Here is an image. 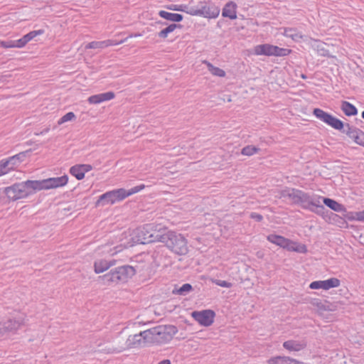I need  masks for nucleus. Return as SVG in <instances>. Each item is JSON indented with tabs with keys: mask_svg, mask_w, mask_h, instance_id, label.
<instances>
[{
	"mask_svg": "<svg viewBox=\"0 0 364 364\" xmlns=\"http://www.w3.org/2000/svg\"><path fill=\"white\" fill-rule=\"evenodd\" d=\"M144 187H145V186L141 184V185L135 186V187L131 188L129 191L125 190V198H127V197H128V196H131L132 194L138 193L139 191H140L142 189H144Z\"/></svg>",
	"mask_w": 364,
	"mask_h": 364,
	"instance_id": "obj_41",
	"label": "nucleus"
},
{
	"mask_svg": "<svg viewBox=\"0 0 364 364\" xmlns=\"http://www.w3.org/2000/svg\"><path fill=\"white\" fill-rule=\"evenodd\" d=\"M220 9L211 2L200 1L197 5L193 4L191 16H199L205 18H215L220 14Z\"/></svg>",
	"mask_w": 364,
	"mask_h": 364,
	"instance_id": "obj_5",
	"label": "nucleus"
},
{
	"mask_svg": "<svg viewBox=\"0 0 364 364\" xmlns=\"http://www.w3.org/2000/svg\"><path fill=\"white\" fill-rule=\"evenodd\" d=\"M290 53L291 50L289 49L282 48L269 44L259 45L255 48V53L256 55L286 56Z\"/></svg>",
	"mask_w": 364,
	"mask_h": 364,
	"instance_id": "obj_8",
	"label": "nucleus"
},
{
	"mask_svg": "<svg viewBox=\"0 0 364 364\" xmlns=\"http://www.w3.org/2000/svg\"><path fill=\"white\" fill-rule=\"evenodd\" d=\"M10 170H12V167L8 166V162L4 160L0 161V176L7 173Z\"/></svg>",
	"mask_w": 364,
	"mask_h": 364,
	"instance_id": "obj_40",
	"label": "nucleus"
},
{
	"mask_svg": "<svg viewBox=\"0 0 364 364\" xmlns=\"http://www.w3.org/2000/svg\"><path fill=\"white\" fill-rule=\"evenodd\" d=\"M311 195L301 191V194L297 203L301 204V207L304 209L309 210L310 208Z\"/></svg>",
	"mask_w": 364,
	"mask_h": 364,
	"instance_id": "obj_30",
	"label": "nucleus"
},
{
	"mask_svg": "<svg viewBox=\"0 0 364 364\" xmlns=\"http://www.w3.org/2000/svg\"><path fill=\"white\" fill-rule=\"evenodd\" d=\"M267 240L269 242H270L272 244H274L282 248L285 249L287 242L289 241L288 238H286L283 236L272 234L267 236Z\"/></svg>",
	"mask_w": 364,
	"mask_h": 364,
	"instance_id": "obj_24",
	"label": "nucleus"
},
{
	"mask_svg": "<svg viewBox=\"0 0 364 364\" xmlns=\"http://www.w3.org/2000/svg\"><path fill=\"white\" fill-rule=\"evenodd\" d=\"M191 316L201 326H209L213 323L215 314L213 310L208 309L193 311Z\"/></svg>",
	"mask_w": 364,
	"mask_h": 364,
	"instance_id": "obj_10",
	"label": "nucleus"
},
{
	"mask_svg": "<svg viewBox=\"0 0 364 364\" xmlns=\"http://www.w3.org/2000/svg\"><path fill=\"white\" fill-rule=\"evenodd\" d=\"M49 130H50L49 128H46V129H43V131H41L39 134H43L48 133L49 132ZM36 134L38 135V134Z\"/></svg>",
	"mask_w": 364,
	"mask_h": 364,
	"instance_id": "obj_52",
	"label": "nucleus"
},
{
	"mask_svg": "<svg viewBox=\"0 0 364 364\" xmlns=\"http://www.w3.org/2000/svg\"><path fill=\"white\" fill-rule=\"evenodd\" d=\"M341 109L343 113L348 117L355 116L358 114L357 108L353 105L346 101L341 102Z\"/></svg>",
	"mask_w": 364,
	"mask_h": 364,
	"instance_id": "obj_26",
	"label": "nucleus"
},
{
	"mask_svg": "<svg viewBox=\"0 0 364 364\" xmlns=\"http://www.w3.org/2000/svg\"><path fill=\"white\" fill-rule=\"evenodd\" d=\"M300 190L294 188H285L282 191V196L284 198H288L293 203H297L301 194Z\"/></svg>",
	"mask_w": 364,
	"mask_h": 364,
	"instance_id": "obj_22",
	"label": "nucleus"
},
{
	"mask_svg": "<svg viewBox=\"0 0 364 364\" xmlns=\"http://www.w3.org/2000/svg\"><path fill=\"white\" fill-rule=\"evenodd\" d=\"M237 5L233 1L228 2L222 11V16L230 19H235L237 18L236 14Z\"/></svg>",
	"mask_w": 364,
	"mask_h": 364,
	"instance_id": "obj_21",
	"label": "nucleus"
},
{
	"mask_svg": "<svg viewBox=\"0 0 364 364\" xmlns=\"http://www.w3.org/2000/svg\"><path fill=\"white\" fill-rule=\"evenodd\" d=\"M36 186V181L28 180L6 188L4 193L10 200H16L36 193L37 191Z\"/></svg>",
	"mask_w": 364,
	"mask_h": 364,
	"instance_id": "obj_2",
	"label": "nucleus"
},
{
	"mask_svg": "<svg viewBox=\"0 0 364 364\" xmlns=\"http://www.w3.org/2000/svg\"><path fill=\"white\" fill-rule=\"evenodd\" d=\"M14 41L15 48H23L27 44V43L24 40L23 37H22L21 38H20L18 40H16Z\"/></svg>",
	"mask_w": 364,
	"mask_h": 364,
	"instance_id": "obj_46",
	"label": "nucleus"
},
{
	"mask_svg": "<svg viewBox=\"0 0 364 364\" xmlns=\"http://www.w3.org/2000/svg\"><path fill=\"white\" fill-rule=\"evenodd\" d=\"M168 330H170L168 333L172 331L175 333L176 332L175 326H159L137 334L130 335L127 338L124 346L114 348L109 350V353H121L127 349L140 348L148 342H153L159 339H167L166 333Z\"/></svg>",
	"mask_w": 364,
	"mask_h": 364,
	"instance_id": "obj_1",
	"label": "nucleus"
},
{
	"mask_svg": "<svg viewBox=\"0 0 364 364\" xmlns=\"http://www.w3.org/2000/svg\"><path fill=\"white\" fill-rule=\"evenodd\" d=\"M192 6L193 1H191L188 4L171 5L168 7V9L173 11L185 12L188 14H190V12L192 11Z\"/></svg>",
	"mask_w": 364,
	"mask_h": 364,
	"instance_id": "obj_29",
	"label": "nucleus"
},
{
	"mask_svg": "<svg viewBox=\"0 0 364 364\" xmlns=\"http://www.w3.org/2000/svg\"><path fill=\"white\" fill-rule=\"evenodd\" d=\"M214 283L216 284L218 286L226 288H229L232 286L231 283L224 280L216 279L214 281Z\"/></svg>",
	"mask_w": 364,
	"mask_h": 364,
	"instance_id": "obj_45",
	"label": "nucleus"
},
{
	"mask_svg": "<svg viewBox=\"0 0 364 364\" xmlns=\"http://www.w3.org/2000/svg\"><path fill=\"white\" fill-rule=\"evenodd\" d=\"M323 198H323L322 196L316 194L311 195L309 210L314 212L316 213H319L320 211L324 208L323 206L321 205Z\"/></svg>",
	"mask_w": 364,
	"mask_h": 364,
	"instance_id": "obj_19",
	"label": "nucleus"
},
{
	"mask_svg": "<svg viewBox=\"0 0 364 364\" xmlns=\"http://www.w3.org/2000/svg\"><path fill=\"white\" fill-rule=\"evenodd\" d=\"M114 97L113 92H107L90 96L87 101L90 104H100L102 102L108 101Z\"/></svg>",
	"mask_w": 364,
	"mask_h": 364,
	"instance_id": "obj_18",
	"label": "nucleus"
},
{
	"mask_svg": "<svg viewBox=\"0 0 364 364\" xmlns=\"http://www.w3.org/2000/svg\"><path fill=\"white\" fill-rule=\"evenodd\" d=\"M343 132L352 139L355 143L364 146V132L362 130L346 124V129L343 130Z\"/></svg>",
	"mask_w": 364,
	"mask_h": 364,
	"instance_id": "obj_12",
	"label": "nucleus"
},
{
	"mask_svg": "<svg viewBox=\"0 0 364 364\" xmlns=\"http://www.w3.org/2000/svg\"><path fill=\"white\" fill-rule=\"evenodd\" d=\"M68 181V177L64 175L60 177L49 178L41 181H36L37 191L57 188L64 186Z\"/></svg>",
	"mask_w": 364,
	"mask_h": 364,
	"instance_id": "obj_9",
	"label": "nucleus"
},
{
	"mask_svg": "<svg viewBox=\"0 0 364 364\" xmlns=\"http://www.w3.org/2000/svg\"><path fill=\"white\" fill-rule=\"evenodd\" d=\"M136 273L135 269L130 265H123L112 269L107 274L100 277L106 283L127 282L128 279L133 277Z\"/></svg>",
	"mask_w": 364,
	"mask_h": 364,
	"instance_id": "obj_4",
	"label": "nucleus"
},
{
	"mask_svg": "<svg viewBox=\"0 0 364 364\" xmlns=\"http://www.w3.org/2000/svg\"><path fill=\"white\" fill-rule=\"evenodd\" d=\"M283 356H274L267 360L268 364H282Z\"/></svg>",
	"mask_w": 364,
	"mask_h": 364,
	"instance_id": "obj_43",
	"label": "nucleus"
},
{
	"mask_svg": "<svg viewBox=\"0 0 364 364\" xmlns=\"http://www.w3.org/2000/svg\"><path fill=\"white\" fill-rule=\"evenodd\" d=\"M314 114L321 121L336 130L341 131L346 129V124H344L341 120L321 109H314Z\"/></svg>",
	"mask_w": 364,
	"mask_h": 364,
	"instance_id": "obj_7",
	"label": "nucleus"
},
{
	"mask_svg": "<svg viewBox=\"0 0 364 364\" xmlns=\"http://www.w3.org/2000/svg\"><path fill=\"white\" fill-rule=\"evenodd\" d=\"M285 249L288 251L296 252L299 253H306L307 252V248L305 245L299 243L296 241L291 240L289 239Z\"/></svg>",
	"mask_w": 364,
	"mask_h": 364,
	"instance_id": "obj_23",
	"label": "nucleus"
},
{
	"mask_svg": "<svg viewBox=\"0 0 364 364\" xmlns=\"http://www.w3.org/2000/svg\"><path fill=\"white\" fill-rule=\"evenodd\" d=\"M167 232L168 230L166 228H162L159 225H155V228H151V231L150 230V237L149 240H148L149 243L154 242L164 243Z\"/></svg>",
	"mask_w": 364,
	"mask_h": 364,
	"instance_id": "obj_16",
	"label": "nucleus"
},
{
	"mask_svg": "<svg viewBox=\"0 0 364 364\" xmlns=\"http://www.w3.org/2000/svg\"><path fill=\"white\" fill-rule=\"evenodd\" d=\"M193 290V287L190 284H184L180 288L173 290V293L181 296L187 295Z\"/></svg>",
	"mask_w": 364,
	"mask_h": 364,
	"instance_id": "obj_35",
	"label": "nucleus"
},
{
	"mask_svg": "<svg viewBox=\"0 0 364 364\" xmlns=\"http://www.w3.org/2000/svg\"><path fill=\"white\" fill-rule=\"evenodd\" d=\"M282 364H304V363L290 357L283 356Z\"/></svg>",
	"mask_w": 364,
	"mask_h": 364,
	"instance_id": "obj_42",
	"label": "nucleus"
},
{
	"mask_svg": "<svg viewBox=\"0 0 364 364\" xmlns=\"http://www.w3.org/2000/svg\"><path fill=\"white\" fill-rule=\"evenodd\" d=\"M360 222H364V210L360 211Z\"/></svg>",
	"mask_w": 364,
	"mask_h": 364,
	"instance_id": "obj_50",
	"label": "nucleus"
},
{
	"mask_svg": "<svg viewBox=\"0 0 364 364\" xmlns=\"http://www.w3.org/2000/svg\"><path fill=\"white\" fill-rule=\"evenodd\" d=\"M159 15L161 18L173 22H180L183 20V16L181 14L169 13L166 11H160Z\"/></svg>",
	"mask_w": 364,
	"mask_h": 364,
	"instance_id": "obj_28",
	"label": "nucleus"
},
{
	"mask_svg": "<svg viewBox=\"0 0 364 364\" xmlns=\"http://www.w3.org/2000/svg\"><path fill=\"white\" fill-rule=\"evenodd\" d=\"M242 154L247 156H250V147L249 146L245 147L242 150Z\"/></svg>",
	"mask_w": 364,
	"mask_h": 364,
	"instance_id": "obj_48",
	"label": "nucleus"
},
{
	"mask_svg": "<svg viewBox=\"0 0 364 364\" xmlns=\"http://www.w3.org/2000/svg\"><path fill=\"white\" fill-rule=\"evenodd\" d=\"M155 228V224L151 223L137 228L135 232L136 241L141 244L149 243L150 230L151 231V228Z\"/></svg>",
	"mask_w": 364,
	"mask_h": 364,
	"instance_id": "obj_14",
	"label": "nucleus"
},
{
	"mask_svg": "<svg viewBox=\"0 0 364 364\" xmlns=\"http://www.w3.org/2000/svg\"><path fill=\"white\" fill-rule=\"evenodd\" d=\"M141 36L140 34H135L134 36Z\"/></svg>",
	"mask_w": 364,
	"mask_h": 364,
	"instance_id": "obj_56",
	"label": "nucleus"
},
{
	"mask_svg": "<svg viewBox=\"0 0 364 364\" xmlns=\"http://www.w3.org/2000/svg\"><path fill=\"white\" fill-rule=\"evenodd\" d=\"M323 203L329 208L336 212L341 213L346 210L344 206L342 204L333 199L325 198L323 199Z\"/></svg>",
	"mask_w": 364,
	"mask_h": 364,
	"instance_id": "obj_25",
	"label": "nucleus"
},
{
	"mask_svg": "<svg viewBox=\"0 0 364 364\" xmlns=\"http://www.w3.org/2000/svg\"><path fill=\"white\" fill-rule=\"evenodd\" d=\"M252 218L255 219L257 221H260L262 219V216L261 215L252 213Z\"/></svg>",
	"mask_w": 364,
	"mask_h": 364,
	"instance_id": "obj_49",
	"label": "nucleus"
},
{
	"mask_svg": "<svg viewBox=\"0 0 364 364\" xmlns=\"http://www.w3.org/2000/svg\"><path fill=\"white\" fill-rule=\"evenodd\" d=\"M70 173L77 180H81L85 177V174L80 164L72 166L70 168Z\"/></svg>",
	"mask_w": 364,
	"mask_h": 364,
	"instance_id": "obj_34",
	"label": "nucleus"
},
{
	"mask_svg": "<svg viewBox=\"0 0 364 364\" xmlns=\"http://www.w3.org/2000/svg\"><path fill=\"white\" fill-rule=\"evenodd\" d=\"M164 243L176 255H185L188 252L187 240L180 233L168 230Z\"/></svg>",
	"mask_w": 364,
	"mask_h": 364,
	"instance_id": "obj_3",
	"label": "nucleus"
},
{
	"mask_svg": "<svg viewBox=\"0 0 364 364\" xmlns=\"http://www.w3.org/2000/svg\"><path fill=\"white\" fill-rule=\"evenodd\" d=\"M158 364H171V363L169 360L165 359V360L160 361Z\"/></svg>",
	"mask_w": 364,
	"mask_h": 364,
	"instance_id": "obj_51",
	"label": "nucleus"
},
{
	"mask_svg": "<svg viewBox=\"0 0 364 364\" xmlns=\"http://www.w3.org/2000/svg\"><path fill=\"white\" fill-rule=\"evenodd\" d=\"M177 27H181V25H177L176 23L170 24L166 28H165L164 29L161 30L158 33V36H159V37H160L161 38H166L168 36V35L170 33L173 32Z\"/></svg>",
	"mask_w": 364,
	"mask_h": 364,
	"instance_id": "obj_36",
	"label": "nucleus"
},
{
	"mask_svg": "<svg viewBox=\"0 0 364 364\" xmlns=\"http://www.w3.org/2000/svg\"><path fill=\"white\" fill-rule=\"evenodd\" d=\"M116 264L115 259H97L94 263L95 272L97 274L102 273L106 270H107L110 267H112Z\"/></svg>",
	"mask_w": 364,
	"mask_h": 364,
	"instance_id": "obj_17",
	"label": "nucleus"
},
{
	"mask_svg": "<svg viewBox=\"0 0 364 364\" xmlns=\"http://www.w3.org/2000/svg\"><path fill=\"white\" fill-rule=\"evenodd\" d=\"M284 36L291 38L294 41H299L303 38V35L301 32L293 28H285L282 33Z\"/></svg>",
	"mask_w": 364,
	"mask_h": 364,
	"instance_id": "obj_27",
	"label": "nucleus"
},
{
	"mask_svg": "<svg viewBox=\"0 0 364 364\" xmlns=\"http://www.w3.org/2000/svg\"><path fill=\"white\" fill-rule=\"evenodd\" d=\"M345 218L349 221L360 222V211L358 212H346L344 215Z\"/></svg>",
	"mask_w": 364,
	"mask_h": 364,
	"instance_id": "obj_39",
	"label": "nucleus"
},
{
	"mask_svg": "<svg viewBox=\"0 0 364 364\" xmlns=\"http://www.w3.org/2000/svg\"><path fill=\"white\" fill-rule=\"evenodd\" d=\"M25 156V153L21 152L18 154H16L15 156H13L10 158H9L6 160H4L6 162H8V166L10 167H12V169L20 161H21Z\"/></svg>",
	"mask_w": 364,
	"mask_h": 364,
	"instance_id": "obj_32",
	"label": "nucleus"
},
{
	"mask_svg": "<svg viewBox=\"0 0 364 364\" xmlns=\"http://www.w3.org/2000/svg\"><path fill=\"white\" fill-rule=\"evenodd\" d=\"M0 46L4 48H15L14 41H0Z\"/></svg>",
	"mask_w": 364,
	"mask_h": 364,
	"instance_id": "obj_44",
	"label": "nucleus"
},
{
	"mask_svg": "<svg viewBox=\"0 0 364 364\" xmlns=\"http://www.w3.org/2000/svg\"><path fill=\"white\" fill-rule=\"evenodd\" d=\"M362 117L364 119V111L362 112Z\"/></svg>",
	"mask_w": 364,
	"mask_h": 364,
	"instance_id": "obj_55",
	"label": "nucleus"
},
{
	"mask_svg": "<svg viewBox=\"0 0 364 364\" xmlns=\"http://www.w3.org/2000/svg\"><path fill=\"white\" fill-rule=\"evenodd\" d=\"M43 33V30H37V31H32L29 32L28 33L24 35L23 37L24 38V40L28 43L30 41L33 39L35 37H36L38 35H41Z\"/></svg>",
	"mask_w": 364,
	"mask_h": 364,
	"instance_id": "obj_37",
	"label": "nucleus"
},
{
	"mask_svg": "<svg viewBox=\"0 0 364 364\" xmlns=\"http://www.w3.org/2000/svg\"><path fill=\"white\" fill-rule=\"evenodd\" d=\"M312 48L317 50L319 55L325 56L327 55V51L324 49V43L321 41L311 39L310 42Z\"/></svg>",
	"mask_w": 364,
	"mask_h": 364,
	"instance_id": "obj_31",
	"label": "nucleus"
},
{
	"mask_svg": "<svg viewBox=\"0 0 364 364\" xmlns=\"http://www.w3.org/2000/svg\"><path fill=\"white\" fill-rule=\"evenodd\" d=\"M125 198V189L119 188L101 195L96 202V206L114 204Z\"/></svg>",
	"mask_w": 364,
	"mask_h": 364,
	"instance_id": "obj_6",
	"label": "nucleus"
},
{
	"mask_svg": "<svg viewBox=\"0 0 364 364\" xmlns=\"http://www.w3.org/2000/svg\"><path fill=\"white\" fill-rule=\"evenodd\" d=\"M1 324L2 336L9 332H15L24 324V316L18 315L14 318L8 319Z\"/></svg>",
	"mask_w": 364,
	"mask_h": 364,
	"instance_id": "obj_11",
	"label": "nucleus"
},
{
	"mask_svg": "<svg viewBox=\"0 0 364 364\" xmlns=\"http://www.w3.org/2000/svg\"><path fill=\"white\" fill-rule=\"evenodd\" d=\"M341 284V282L338 279L333 277L326 280H319L312 282L309 284V288L311 289H323L329 290L332 288L338 287Z\"/></svg>",
	"mask_w": 364,
	"mask_h": 364,
	"instance_id": "obj_13",
	"label": "nucleus"
},
{
	"mask_svg": "<svg viewBox=\"0 0 364 364\" xmlns=\"http://www.w3.org/2000/svg\"><path fill=\"white\" fill-rule=\"evenodd\" d=\"M1 322L0 321V336H2V330H1Z\"/></svg>",
	"mask_w": 364,
	"mask_h": 364,
	"instance_id": "obj_54",
	"label": "nucleus"
},
{
	"mask_svg": "<svg viewBox=\"0 0 364 364\" xmlns=\"http://www.w3.org/2000/svg\"><path fill=\"white\" fill-rule=\"evenodd\" d=\"M304 341L289 340L283 343V347L289 351H300L306 347Z\"/></svg>",
	"mask_w": 364,
	"mask_h": 364,
	"instance_id": "obj_20",
	"label": "nucleus"
},
{
	"mask_svg": "<svg viewBox=\"0 0 364 364\" xmlns=\"http://www.w3.org/2000/svg\"><path fill=\"white\" fill-rule=\"evenodd\" d=\"M84 174L92 169V166L90 164H80Z\"/></svg>",
	"mask_w": 364,
	"mask_h": 364,
	"instance_id": "obj_47",
	"label": "nucleus"
},
{
	"mask_svg": "<svg viewBox=\"0 0 364 364\" xmlns=\"http://www.w3.org/2000/svg\"><path fill=\"white\" fill-rule=\"evenodd\" d=\"M132 36H133L132 35H130L129 36H128L119 41H117L111 40V39H108V40L102 41H92V42L89 43L87 45H86L85 48H87V49L104 48H107L110 46L119 45V44H122V43L126 42L129 38H131Z\"/></svg>",
	"mask_w": 364,
	"mask_h": 364,
	"instance_id": "obj_15",
	"label": "nucleus"
},
{
	"mask_svg": "<svg viewBox=\"0 0 364 364\" xmlns=\"http://www.w3.org/2000/svg\"><path fill=\"white\" fill-rule=\"evenodd\" d=\"M76 118L75 114L72 112H68L67 114H65L64 116H63L58 122V124L59 125L65 123V122H69V121H72L73 119H75Z\"/></svg>",
	"mask_w": 364,
	"mask_h": 364,
	"instance_id": "obj_38",
	"label": "nucleus"
},
{
	"mask_svg": "<svg viewBox=\"0 0 364 364\" xmlns=\"http://www.w3.org/2000/svg\"><path fill=\"white\" fill-rule=\"evenodd\" d=\"M204 63L207 65L209 72L213 75L218 77H224L225 75V72L223 70L213 66L208 61H205Z\"/></svg>",
	"mask_w": 364,
	"mask_h": 364,
	"instance_id": "obj_33",
	"label": "nucleus"
},
{
	"mask_svg": "<svg viewBox=\"0 0 364 364\" xmlns=\"http://www.w3.org/2000/svg\"><path fill=\"white\" fill-rule=\"evenodd\" d=\"M257 151V149L255 147H252V152H251V154H254L255 153H256Z\"/></svg>",
	"mask_w": 364,
	"mask_h": 364,
	"instance_id": "obj_53",
	"label": "nucleus"
}]
</instances>
